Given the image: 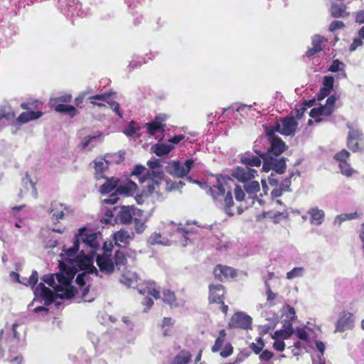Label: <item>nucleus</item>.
<instances>
[{"label": "nucleus", "mask_w": 364, "mask_h": 364, "mask_svg": "<svg viewBox=\"0 0 364 364\" xmlns=\"http://www.w3.org/2000/svg\"><path fill=\"white\" fill-rule=\"evenodd\" d=\"M287 146L279 137H274L270 141V146L267 152L260 154L262 159V171L269 172L272 170L277 173L283 174L287 169V159L280 155Z\"/></svg>", "instance_id": "f257e3e1"}, {"label": "nucleus", "mask_w": 364, "mask_h": 364, "mask_svg": "<svg viewBox=\"0 0 364 364\" xmlns=\"http://www.w3.org/2000/svg\"><path fill=\"white\" fill-rule=\"evenodd\" d=\"M233 184L234 181L230 177L219 175L217 176V184L210 188L214 201L217 203L229 216L234 215L232 210L234 201L231 187V185Z\"/></svg>", "instance_id": "f03ea898"}, {"label": "nucleus", "mask_w": 364, "mask_h": 364, "mask_svg": "<svg viewBox=\"0 0 364 364\" xmlns=\"http://www.w3.org/2000/svg\"><path fill=\"white\" fill-rule=\"evenodd\" d=\"M71 100L72 95L70 94H66L58 97L50 99L49 105L57 112L64 113L68 114L70 117H74L79 113L75 107L73 105H64V103L70 102Z\"/></svg>", "instance_id": "7ed1b4c3"}, {"label": "nucleus", "mask_w": 364, "mask_h": 364, "mask_svg": "<svg viewBox=\"0 0 364 364\" xmlns=\"http://www.w3.org/2000/svg\"><path fill=\"white\" fill-rule=\"evenodd\" d=\"M163 177V172L161 171H146L142 176L139 178V182L143 183L148 182V184L144 188V195L147 198L152 195L156 188L159 187Z\"/></svg>", "instance_id": "20e7f679"}, {"label": "nucleus", "mask_w": 364, "mask_h": 364, "mask_svg": "<svg viewBox=\"0 0 364 364\" xmlns=\"http://www.w3.org/2000/svg\"><path fill=\"white\" fill-rule=\"evenodd\" d=\"M225 287L220 284H210L208 286V302L209 304H220L222 312L227 314L228 311V306L224 302L225 298Z\"/></svg>", "instance_id": "39448f33"}, {"label": "nucleus", "mask_w": 364, "mask_h": 364, "mask_svg": "<svg viewBox=\"0 0 364 364\" xmlns=\"http://www.w3.org/2000/svg\"><path fill=\"white\" fill-rule=\"evenodd\" d=\"M56 285L61 289L60 292L56 294V296L60 299H71L77 292L75 287L70 285L72 279L63 273L55 274Z\"/></svg>", "instance_id": "423d86ee"}, {"label": "nucleus", "mask_w": 364, "mask_h": 364, "mask_svg": "<svg viewBox=\"0 0 364 364\" xmlns=\"http://www.w3.org/2000/svg\"><path fill=\"white\" fill-rule=\"evenodd\" d=\"M194 164L195 162L193 159H187L183 164L179 161H172L168 163L167 167L168 173L176 178H183L190 172L194 166Z\"/></svg>", "instance_id": "0eeeda50"}, {"label": "nucleus", "mask_w": 364, "mask_h": 364, "mask_svg": "<svg viewBox=\"0 0 364 364\" xmlns=\"http://www.w3.org/2000/svg\"><path fill=\"white\" fill-rule=\"evenodd\" d=\"M143 213L134 205H122L116 215L115 220L122 225H129L135 216L142 215Z\"/></svg>", "instance_id": "6e6552de"}, {"label": "nucleus", "mask_w": 364, "mask_h": 364, "mask_svg": "<svg viewBox=\"0 0 364 364\" xmlns=\"http://www.w3.org/2000/svg\"><path fill=\"white\" fill-rule=\"evenodd\" d=\"M73 263H75L80 270H84L83 272L95 274L97 277H102L99 270L93 265L92 257L86 255L84 249L80 250V255L76 257Z\"/></svg>", "instance_id": "1a4fd4ad"}, {"label": "nucleus", "mask_w": 364, "mask_h": 364, "mask_svg": "<svg viewBox=\"0 0 364 364\" xmlns=\"http://www.w3.org/2000/svg\"><path fill=\"white\" fill-rule=\"evenodd\" d=\"M347 146L353 152H364V134L358 129H352L348 132Z\"/></svg>", "instance_id": "9d476101"}, {"label": "nucleus", "mask_w": 364, "mask_h": 364, "mask_svg": "<svg viewBox=\"0 0 364 364\" xmlns=\"http://www.w3.org/2000/svg\"><path fill=\"white\" fill-rule=\"evenodd\" d=\"M256 175H257V171L248 166H237L231 173V176L234 178L242 183L255 179Z\"/></svg>", "instance_id": "9b49d317"}, {"label": "nucleus", "mask_w": 364, "mask_h": 364, "mask_svg": "<svg viewBox=\"0 0 364 364\" xmlns=\"http://www.w3.org/2000/svg\"><path fill=\"white\" fill-rule=\"evenodd\" d=\"M297 125L298 124L293 117H287L282 118L279 122L275 124L274 130H277V132L282 135L290 136L294 134Z\"/></svg>", "instance_id": "f8f14e48"}, {"label": "nucleus", "mask_w": 364, "mask_h": 364, "mask_svg": "<svg viewBox=\"0 0 364 364\" xmlns=\"http://www.w3.org/2000/svg\"><path fill=\"white\" fill-rule=\"evenodd\" d=\"M87 229L86 228H81L77 230L75 235H80V243L82 242L84 246L90 247L92 249L90 253H94L100 245L97 240V234L93 232L87 234Z\"/></svg>", "instance_id": "ddd939ff"}, {"label": "nucleus", "mask_w": 364, "mask_h": 364, "mask_svg": "<svg viewBox=\"0 0 364 364\" xmlns=\"http://www.w3.org/2000/svg\"><path fill=\"white\" fill-rule=\"evenodd\" d=\"M350 154L346 149H342L341 151L335 154L333 159L338 163V166L341 173L346 176H350L353 174V168L350 167V164L348 163Z\"/></svg>", "instance_id": "4468645a"}, {"label": "nucleus", "mask_w": 364, "mask_h": 364, "mask_svg": "<svg viewBox=\"0 0 364 364\" xmlns=\"http://www.w3.org/2000/svg\"><path fill=\"white\" fill-rule=\"evenodd\" d=\"M96 263L100 272L106 275H110L114 273L115 266L112 255H107V253L106 255H97Z\"/></svg>", "instance_id": "2eb2a0df"}, {"label": "nucleus", "mask_w": 364, "mask_h": 364, "mask_svg": "<svg viewBox=\"0 0 364 364\" xmlns=\"http://www.w3.org/2000/svg\"><path fill=\"white\" fill-rule=\"evenodd\" d=\"M213 273L215 279L221 282L233 279L237 276V272L234 268L223 264H217L214 267Z\"/></svg>", "instance_id": "dca6fc26"}, {"label": "nucleus", "mask_w": 364, "mask_h": 364, "mask_svg": "<svg viewBox=\"0 0 364 364\" xmlns=\"http://www.w3.org/2000/svg\"><path fill=\"white\" fill-rule=\"evenodd\" d=\"M252 325V318L242 312L234 314L230 321L229 326L231 328L250 329Z\"/></svg>", "instance_id": "f3484780"}, {"label": "nucleus", "mask_w": 364, "mask_h": 364, "mask_svg": "<svg viewBox=\"0 0 364 364\" xmlns=\"http://www.w3.org/2000/svg\"><path fill=\"white\" fill-rule=\"evenodd\" d=\"M353 315L349 312H343L336 323L335 332H343L347 329H351L353 327Z\"/></svg>", "instance_id": "a211bd4d"}, {"label": "nucleus", "mask_w": 364, "mask_h": 364, "mask_svg": "<svg viewBox=\"0 0 364 364\" xmlns=\"http://www.w3.org/2000/svg\"><path fill=\"white\" fill-rule=\"evenodd\" d=\"M34 294L36 296H39L44 301L46 306L50 305L54 302L55 298H58L56 296V294H54V293L43 283H40L36 287Z\"/></svg>", "instance_id": "6ab92c4d"}, {"label": "nucleus", "mask_w": 364, "mask_h": 364, "mask_svg": "<svg viewBox=\"0 0 364 364\" xmlns=\"http://www.w3.org/2000/svg\"><path fill=\"white\" fill-rule=\"evenodd\" d=\"M137 189L138 186L134 181L129 179L121 181L120 179H119V185H117L116 191L119 195L132 196Z\"/></svg>", "instance_id": "aec40b11"}, {"label": "nucleus", "mask_w": 364, "mask_h": 364, "mask_svg": "<svg viewBox=\"0 0 364 364\" xmlns=\"http://www.w3.org/2000/svg\"><path fill=\"white\" fill-rule=\"evenodd\" d=\"M166 119L167 116L164 114L156 115L154 121L146 124L147 127V133L149 135H154L158 131L164 132V127H166L164 122Z\"/></svg>", "instance_id": "412c9836"}, {"label": "nucleus", "mask_w": 364, "mask_h": 364, "mask_svg": "<svg viewBox=\"0 0 364 364\" xmlns=\"http://www.w3.org/2000/svg\"><path fill=\"white\" fill-rule=\"evenodd\" d=\"M262 152H257L258 156H255L250 152H245L240 156V161L250 168L259 167L262 164V159L260 154Z\"/></svg>", "instance_id": "4be33fe9"}, {"label": "nucleus", "mask_w": 364, "mask_h": 364, "mask_svg": "<svg viewBox=\"0 0 364 364\" xmlns=\"http://www.w3.org/2000/svg\"><path fill=\"white\" fill-rule=\"evenodd\" d=\"M330 13L333 18H343L349 16L346 4L335 0H331Z\"/></svg>", "instance_id": "5701e85b"}, {"label": "nucleus", "mask_w": 364, "mask_h": 364, "mask_svg": "<svg viewBox=\"0 0 364 364\" xmlns=\"http://www.w3.org/2000/svg\"><path fill=\"white\" fill-rule=\"evenodd\" d=\"M80 235H75V238L73 242V245L72 247L67 248L65 246H63V252L65 256V259L69 262L73 263L77 256V253L80 249Z\"/></svg>", "instance_id": "b1692460"}, {"label": "nucleus", "mask_w": 364, "mask_h": 364, "mask_svg": "<svg viewBox=\"0 0 364 364\" xmlns=\"http://www.w3.org/2000/svg\"><path fill=\"white\" fill-rule=\"evenodd\" d=\"M67 210L68 207L65 204L57 201L52 202L50 209V213H52V220L58 223L60 220L64 218L65 211Z\"/></svg>", "instance_id": "393cba45"}, {"label": "nucleus", "mask_w": 364, "mask_h": 364, "mask_svg": "<svg viewBox=\"0 0 364 364\" xmlns=\"http://www.w3.org/2000/svg\"><path fill=\"white\" fill-rule=\"evenodd\" d=\"M161 294L163 302L168 305L171 309H175L180 306L179 301L174 291H171L170 289H163Z\"/></svg>", "instance_id": "a878e982"}, {"label": "nucleus", "mask_w": 364, "mask_h": 364, "mask_svg": "<svg viewBox=\"0 0 364 364\" xmlns=\"http://www.w3.org/2000/svg\"><path fill=\"white\" fill-rule=\"evenodd\" d=\"M113 240L115 245L126 247L129 244L132 237L127 231L120 230L114 234Z\"/></svg>", "instance_id": "bb28decb"}, {"label": "nucleus", "mask_w": 364, "mask_h": 364, "mask_svg": "<svg viewBox=\"0 0 364 364\" xmlns=\"http://www.w3.org/2000/svg\"><path fill=\"white\" fill-rule=\"evenodd\" d=\"M325 40L324 37L320 35H315L312 37V48H309L306 52L307 57H311L322 50L321 44Z\"/></svg>", "instance_id": "cd10ccee"}, {"label": "nucleus", "mask_w": 364, "mask_h": 364, "mask_svg": "<svg viewBox=\"0 0 364 364\" xmlns=\"http://www.w3.org/2000/svg\"><path fill=\"white\" fill-rule=\"evenodd\" d=\"M94 169H95V178L96 180H100L101 178H105L104 173L109 168V162L108 161L100 159V160H94Z\"/></svg>", "instance_id": "c85d7f7f"}, {"label": "nucleus", "mask_w": 364, "mask_h": 364, "mask_svg": "<svg viewBox=\"0 0 364 364\" xmlns=\"http://www.w3.org/2000/svg\"><path fill=\"white\" fill-rule=\"evenodd\" d=\"M105 182L100 187V192L102 194H107L116 190L119 185V178L116 177L105 178Z\"/></svg>", "instance_id": "c756f323"}, {"label": "nucleus", "mask_w": 364, "mask_h": 364, "mask_svg": "<svg viewBox=\"0 0 364 364\" xmlns=\"http://www.w3.org/2000/svg\"><path fill=\"white\" fill-rule=\"evenodd\" d=\"M284 329L277 330L272 335V338H279L282 341L289 338L294 333L292 323L287 322L284 325Z\"/></svg>", "instance_id": "7c9ffc66"}, {"label": "nucleus", "mask_w": 364, "mask_h": 364, "mask_svg": "<svg viewBox=\"0 0 364 364\" xmlns=\"http://www.w3.org/2000/svg\"><path fill=\"white\" fill-rule=\"evenodd\" d=\"M310 215V223L313 225H320L324 220L325 213L323 210L318 209V208H311L308 211Z\"/></svg>", "instance_id": "2f4dec72"}, {"label": "nucleus", "mask_w": 364, "mask_h": 364, "mask_svg": "<svg viewBox=\"0 0 364 364\" xmlns=\"http://www.w3.org/2000/svg\"><path fill=\"white\" fill-rule=\"evenodd\" d=\"M43 114L41 111H27L22 112L17 118V122L20 124H25L31 120L40 118Z\"/></svg>", "instance_id": "473e14b6"}, {"label": "nucleus", "mask_w": 364, "mask_h": 364, "mask_svg": "<svg viewBox=\"0 0 364 364\" xmlns=\"http://www.w3.org/2000/svg\"><path fill=\"white\" fill-rule=\"evenodd\" d=\"M331 114V110L330 109H326L323 105H321L319 107H314L311 109L309 116L312 118L315 119L316 122H321L322 121L321 118H319L320 116H330Z\"/></svg>", "instance_id": "72a5a7b5"}, {"label": "nucleus", "mask_w": 364, "mask_h": 364, "mask_svg": "<svg viewBox=\"0 0 364 364\" xmlns=\"http://www.w3.org/2000/svg\"><path fill=\"white\" fill-rule=\"evenodd\" d=\"M173 149V145L158 143L154 144L151 146V151L156 156H162L164 155L168 154Z\"/></svg>", "instance_id": "f704fd0d"}, {"label": "nucleus", "mask_w": 364, "mask_h": 364, "mask_svg": "<svg viewBox=\"0 0 364 364\" xmlns=\"http://www.w3.org/2000/svg\"><path fill=\"white\" fill-rule=\"evenodd\" d=\"M191 354L186 350H181L171 360V364H188Z\"/></svg>", "instance_id": "c9c22d12"}, {"label": "nucleus", "mask_w": 364, "mask_h": 364, "mask_svg": "<svg viewBox=\"0 0 364 364\" xmlns=\"http://www.w3.org/2000/svg\"><path fill=\"white\" fill-rule=\"evenodd\" d=\"M244 189L249 196L253 198L254 196H256L257 193L259 191L260 186L257 181L253 179L246 183H244Z\"/></svg>", "instance_id": "e433bc0d"}, {"label": "nucleus", "mask_w": 364, "mask_h": 364, "mask_svg": "<svg viewBox=\"0 0 364 364\" xmlns=\"http://www.w3.org/2000/svg\"><path fill=\"white\" fill-rule=\"evenodd\" d=\"M114 92H105L103 94H98L95 95L90 96L89 97L90 102L91 104L94 105H97L98 107H105V105L102 102H97L95 100H98V102L102 101L106 102L109 101L108 99L112 96V95Z\"/></svg>", "instance_id": "4c0bfd02"}, {"label": "nucleus", "mask_w": 364, "mask_h": 364, "mask_svg": "<svg viewBox=\"0 0 364 364\" xmlns=\"http://www.w3.org/2000/svg\"><path fill=\"white\" fill-rule=\"evenodd\" d=\"M139 292L141 294H144L146 293L149 295L152 296L155 299H159L161 298L160 291L155 288L154 282L147 283L146 287L143 289H139Z\"/></svg>", "instance_id": "58836bf2"}, {"label": "nucleus", "mask_w": 364, "mask_h": 364, "mask_svg": "<svg viewBox=\"0 0 364 364\" xmlns=\"http://www.w3.org/2000/svg\"><path fill=\"white\" fill-rule=\"evenodd\" d=\"M113 259L114 264L118 269H119L122 266H124L127 262L126 254L120 250L114 252Z\"/></svg>", "instance_id": "ea45409f"}, {"label": "nucleus", "mask_w": 364, "mask_h": 364, "mask_svg": "<svg viewBox=\"0 0 364 364\" xmlns=\"http://www.w3.org/2000/svg\"><path fill=\"white\" fill-rule=\"evenodd\" d=\"M226 331L224 329H222L219 331V336L216 338L214 345L211 348V350L213 353H217L221 350L223 345L226 338Z\"/></svg>", "instance_id": "a19ab883"}, {"label": "nucleus", "mask_w": 364, "mask_h": 364, "mask_svg": "<svg viewBox=\"0 0 364 364\" xmlns=\"http://www.w3.org/2000/svg\"><path fill=\"white\" fill-rule=\"evenodd\" d=\"M59 268L60 272L63 273L65 276H68L70 279L73 280L75 274H76L77 270L74 267H71L68 266L63 262H59Z\"/></svg>", "instance_id": "79ce46f5"}, {"label": "nucleus", "mask_w": 364, "mask_h": 364, "mask_svg": "<svg viewBox=\"0 0 364 364\" xmlns=\"http://www.w3.org/2000/svg\"><path fill=\"white\" fill-rule=\"evenodd\" d=\"M43 280L45 283L48 284L50 287H53L56 294L60 292L61 289L59 287V286L56 285L55 274L45 275L43 277Z\"/></svg>", "instance_id": "37998d69"}, {"label": "nucleus", "mask_w": 364, "mask_h": 364, "mask_svg": "<svg viewBox=\"0 0 364 364\" xmlns=\"http://www.w3.org/2000/svg\"><path fill=\"white\" fill-rule=\"evenodd\" d=\"M143 215L135 216L133 221L134 223V228L135 231L138 234L142 233L146 228V225L144 224V221L143 220Z\"/></svg>", "instance_id": "c03bdc74"}, {"label": "nucleus", "mask_w": 364, "mask_h": 364, "mask_svg": "<svg viewBox=\"0 0 364 364\" xmlns=\"http://www.w3.org/2000/svg\"><path fill=\"white\" fill-rule=\"evenodd\" d=\"M139 129L140 127L134 121H131L128 124L127 128L124 131V133L128 136H133Z\"/></svg>", "instance_id": "a18cd8bd"}, {"label": "nucleus", "mask_w": 364, "mask_h": 364, "mask_svg": "<svg viewBox=\"0 0 364 364\" xmlns=\"http://www.w3.org/2000/svg\"><path fill=\"white\" fill-rule=\"evenodd\" d=\"M358 217H359V215L357 212H354L352 213H343V214L337 215L336 220H338L339 224H341V223H343L346 220L356 219Z\"/></svg>", "instance_id": "49530a36"}, {"label": "nucleus", "mask_w": 364, "mask_h": 364, "mask_svg": "<svg viewBox=\"0 0 364 364\" xmlns=\"http://www.w3.org/2000/svg\"><path fill=\"white\" fill-rule=\"evenodd\" d=\"M25 280L26 281V282L23 283V284L27 287L31 286L32 288L35 287L38 281V274L37 271L33 270L29 279H25Z\"/></svg>", "instance_id": "de8ad7c7"}, {"label": "nucleus", "mask_w": 364, "mask_h": 364, "mask_svg": "<svg viewBox=\"0 0 364 364\" xmlns=\"http://www.w3.org/2000/svg\"><path fill=\"white\" fill-rule=\"evenodd\" d=\"M303 272V267H294L293 269L287 273V278L288 279H292L295 277H301L302 276Z\"/></svg>", "instance_id": "09e8293b"}, {"label": "nucleus", "mask_w": 364, "mask_h": 364, "mask_svg": "<svg viewBox=\"0 0 364 364\" xmlns=\"http://www.w3.org/2000/svg\"><path fill=\"white\" fill-rule=\"evenodd\" d=\"M146 171H149L147 170L145 168V166H144L142 165H136L134 167L133 171L131 172L130 176H139V177L142 176L144 173H146Z\"/></svg>", "instance_id": "8fccbe9b"}, {"label": "nucleus", "mask_w": 364, "mask_h": 364, "mask_svg": "<svg viewBox=\"0 0 364 364\" xmlns=\"http://www.w3.org/2000/svg\"><path fill=\"white\" fill-rule=\"evenodd\" d=\"M334 85V78L332 76H325L323 80V88L331 91Z\"/></svg>", "instance_id": "3c124183"}, {"label": "nucleus", "mask_w": 364, "mask_h": 364, "mask_svg": "<svg viewBox=\"0 0 364 364\" xmlns=\"http://www.w3.org/2000/svg\"><path fill=\"white\" fill-rule=\"evenodd\" d=\"M89 274L88 273H86V272H82V273H80L77 277H76V279H75V282H76V284L80 287H84L85 286V281L86 279H88L89 277Z\"/></svg>", "instance_id": "603ef678"}, {"label": "nucleus", "mask_w": 364, "mask_h": 364, "mask_svg": "<svg viewBox=\"0 0 364 364\" xmlns=\"http://www.w3.org/2000/svg\"><path fill=\"white\" fill-rule=\"evenodd\" d=\"M336 100L337 97H336V95H332L327 98L326 101V105H323L326 109L328 108L330 109V110H331V114L334 112L335 104Z\"/></svg>", "instance_id": "864d4df0"}, {"label": "nucleus", "mask_w": 364, "mask_h": 364, "mask_svg": "<svg viewBox=\"0 0 364 364\" xmlns=\"http://www.w3.org/2000/svg\"><path fill=\"white\" fill-rule=\"evenodd\" d=\"M234 193L235 199L237 201H242L245 199V193L239 185H235Z\"/></svg>", "instance_id": "5fc2aeb1"}, {"label": "nucleus", "mask_w": 364, "mask_h": 364, "mask_svg": "<svg viewBox=\"0 0 364 364\" xmlns=\"http://www.w3.org/2000/svg\"><path fill=\"white\" fill-rule=\"evenodd\" d=\"M233 353V347L230 343H228L225 345L223 350L220 352V355L222 358H227L231 355Z\"/></svg>", "instance_id": "6e6d98bb"}, {"label": "nucleus", "mask_w": 364, "mask_h": 364, "mask_svg": "<svg viewBox=\"0 0 364 364\" xmlns=\"http://www.w3.org/2000/svg\"><path fill=\"white\" fill-rule=\"evenodd\" d=\"M141 305L144 306L143 312H147L154 305V301L151 298L145 296L141 301Z\"/></svg>", "instance_id": "4d7b16f0"}, {"label": "nucleus", "mask_w": 364, "mask_h": 364, "mask_svg": "<svg viewBox=\"0 0 364 364\" xmlns=\"http://www.w3.org/2000/svg\"><path fill=\"white\" fill-rule=\"evenodd\" d=\"M296 335L297 338L300 340L309 342V335L307 331L304 328H299L296 331Z\"/></svg>", "instance_id": "13d9d810"}, {"label": "nucleus", "mask_w": 364, "mask_h": 364, "mask_svg": "<svg viewBox=\"0 0 364 364\" xmlns=\"http://www.w3.org/2000/svg\"><path fill=\"white\" fill-rule=\"evenodd\" d=\"M258 343H259V344H255L253 343L251 345V349L255 354L260 353L264 346V343L263 341L262 340V338H259L258 339Z\"/></svg>", "instance_id": "bf43d9fd"}, {"label": "nucleus", "mask_w": 364, "mask_h": 364, "mask_svg": "<svg viewBox=\"0 0 364 364\" xmlns=\"http://www.w3.org/2000/svg\"><path fill=\"white\" fill-rule=\"evenodd\" d=\"M100 136H101V134H99L97 135H94V136L88 135V136H86L85 137H84L83 140L81 142L82 149H85L89 145V144L90 143V141L92 140L97 139Z\"/></svg>", "instance_id": "052dcab7"}, {"label": "nucleus", "mask_w": 364, "mask_h": 364, "mask_svg": "<svg viewBox=\"0 0 364 364\" xmlns=\"http://www.w3.org/2000/svg\"><path fill=\"white\" fill-rule=\"evenodd\" d=\"M275 340V341L273 343V348L274 350H277V351H283L284 349H285V343L284 342V341L277 338H274Z\"/></svg>", "instance_id": "680f3d73"}, {"label": "nucleus", "mask_w": 364, "mask_h": 364, "mask_svg": "<svg viewBox=\"0 0 364 364\" xmlns=\"http://www.w3.org/2000/svg\"><path fill=\"white\" fill-rule=\"evenodd\" d=\"M274 354L272 351L264 350L260 353L259 359L262 361L268 362L274 357Z\"/></svg>", "instance_id": "e2e57ef3"}, {"label": "nucleus", "mask_w": 364, "mask_h": 364, "mask_svg": "<svg viewBox=\"0 0 364 364\" xmlns=\"http://www.w3.org/2000/svg\"><path fill=\"white\" fill-rule=\"evenodd\" d=\"M343 66V63L339 60H333L332 64L328 68V70L332 73H336L341 70V66Z\"/></svg>", "instance_id": "0e129e2a"}, {"label": "nucleus", "mask_w": 364, "mask_h": 364, "mask_svg": "<svg viewBox=\"0 0 364 364\" xmlns=\"http://www.w3.org/2000/svg\"><path fill=\"white\" fill-rule=\"evenodd\" d=\"M294 348L291 350V353L294 356H299L301 355L302 352V346L301 342L296 341L294 343L293 346Z\"/></svg>", "instance_id": "69168bd1"}, {"label": "nucleus", "mask_w": 364, "mask_h": 364, "mask_svg": "<svg viewBox=\"0 0 364 364\" xmlns=\"http://www.w3.org/2000/svg\"><path fill=\"white\" fill-rule=\"evenodd\" d=\"M119 194L117 193L116 190L114 193H111L108 198H105L103 200L104 203L105 204H115L118 200Z\"/></svg>", "instance_id": "338daca9"}, {"label": "nucleus", "mask_w": 364, "mask_h": 364, "mask_svg": "<svg viewBox=\"0 0 364 364\" xmlns=\"http://www.w3.org/2000/svg\"><path fill=\"white\" fill-rule=\"evenodd\" d=\"M344 26H345V24L343 21H334L331 23V24L329 26V31L333 32L338 29L344 28Z\"/></svg>", "instance_id": "774afa93"}]
</instances>
